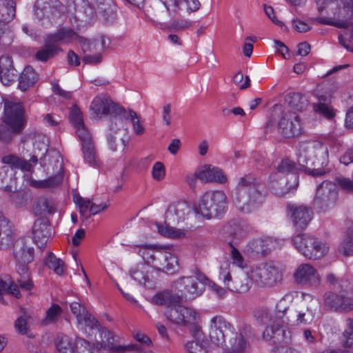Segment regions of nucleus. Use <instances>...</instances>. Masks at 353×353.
Returning <instances> with one entry per match:
<instances>
[{"instance_id":"f257e3e1","label":"nucleus","mask_w":353,"mask_h":353,"mask_svg":"<svg viewBox=\"0 0 353 353\" xmlns=\"http://www.w3.org/2000/svg\"><path fill=\"white\" fill-rule=\"evenodd\" d=\"M250 327L244 325L234 332L232 325L222 316H216L210 321V338L216 345H224L228 353H242L248 346L247 338Z\"/></svg>"},{"instance_id":"f03ea898","label":"nucleus","mask_w":353,"mask_h":353,"mask_svg":"<svg viewBox=\"0 0 353 353\" xmlns=\"http://www.w3.org/2000/svg\"><path fill=\"white\" fill-rule=\"evenodd\" d=\"M203 276H181L174 281V287L180 294H174L165 290L157 293L153 296L155 304H167L168 305L192 301L199 296L204 290V285L201 282Z\"/></svg>"},{"instance_id":"7ed1b4c3","label":"nucleus","mask_w":353,"mask_h":353,"mask_svg":"<svg viewBox=\"0 0 353 353\" xmlns=\"http://www.w3.org/2000/svg\"><path fill=\"white\" fill-rule=\"evenodd\" d=\"M265 194L261 190L260 180L251 174L241 177L232 192L234 205L243 213L254 210L263 202Z\"/></svg>"},{"instance_id":"20e7f679","label":"nucleus","mask_w":353,"mask_h":353,"mask_svg":"<svg viewBox=\"0 0 353 353\" xmlns=\"http://www.w3.org/2000/svg\"><path fill=\"white\" fill-rule=\"evenodd\" d=\"M102 350L113 353H125L137 350L138 346L115 345L113 333L90 315V353H99Z\"/></svg>"},{"instance_id":"39448f33","label":"nucleus","mask_w":353,"mask_h":353,"mask_svg":"<svg viewBox=\"0 0 353 353\" xmlns=\"http://www.w3.org/2000/svg\"><path fill=\"white\" fill-rule=\"evenodd\" d=\"M327 150L323 145L319 147L301 146L299 150L297 162L308 175L318 177L325 175L329 171L325 168L328 161Z\"/></svg>"},{"instance_id":"423d86ee","label":"nucleus","mask_w":353,"mask_h":353,"mask_svg":"<svg viewBox=\"0 0 353 353\" xmlns=\"http://www.w3.org/2000/svg\"><path fill=\"white\" fill-rule=\"evenodd\" d=\"M5 125H0V141L8 143L12 133H19L24 128L23 110L21 103L8 102L4 107Z\"/></svg>"},{"instance_id":"0eeeda50","label":"nucleus","mask_w":353,"mask_h":353,"mask_svg":"<svg viewBox=\"0 0 353 353\" xmlns=\"http://www.w3.org/2000/svg\"><path fill=\"white\" fill-rule=\"evenodd\" d=\"M330 17H316L314 21L321 24L330 25L339 28L349 27L353 18V0H338L329 8Z\"/></svg>"},{"instance_id":"6e6552de","label":"nucleus","mask_w":353,"mask_h":353,"mask_svg":"<svg viewBox=\"0 0 353 353\" xmlns=\"http://www.w3.org/2000/svg\"><path fill=\"white\" fill-rule=\"evenodd\" d=\"M63 9L59 0H37L33 8L34 21L43 28H49L60 19Z\"/></svg>"},{"instance_id":"1a4fd4ad","label":"nucleus","mask_w":353,"mask_h":353,"mask_svg":"<svg viewBox=\"0 0 353 353\" xmlns=\"http://www.w3.org/2000/svg\"><path fill=\"white\" fill-rule=\"evenodd\" d=\"M228 198L220 190L207 192L200 200L198 212L208 219L219 218L227 210Z\"/></svg>"},{"instance_id":"9d476101","label":"nucleus","mask_w":353,"mask_h":353,"mask_svg":"<svg viewBox=\"0 0 353 353\" xmlns=\"http://www.w3.org/2000/svg\"><path fill=\"white\" fill-rule=\"evenodd\" d=\"M92 118L99 120L104 116H108L110 120L114 118H121L123 113H126V110L114 102L107 94L101 93L96 96L90 105Z\"/></svg>"},{"instance_id":"9b49d317","label":"nucleus","mask_w":353,"mask_h":353,"mask_svg":"<svg viewBox=\"0 0 353 353\" xmlns=\"http://www.w3.org/2000/svg\"><path fill=\"white\" fill-rule=\"evenodd\" d=\"M254 316L259 323L266 325L262 334L265 340L277 343L283 339L285 330L283 325L276 319L272 321V314L268 309L259 308L256 310Z\"/></svg>"},{"instance_id":"f8f14e48","label":"nucleus","mask_w":353,"mask_h":353,"mask_svg":"<svg viewBox=\"0 0 353 353\" xmlns=\"http://www.w3.org/2000/svg\"><path fill=\"white\" fill-rule=\"evenodd\" d=\"M254 283L263 287H273L283 279L282 270L273 263L261 264L251 270Z\"/></svg>"},{"instance_id":"ddd939ff","label":"nucleus","mask_w":353,"mask_h":353,"mask_svg":"<svg viewBox=\"0 0 353 353\" xmlns=\"http://www.w3.org/2000/svg\"><path fill=\"white\" fill-rule=\"evenodd\" d=\"M339 193L336 184L325 180L316 187L313 199L314 207L321 211H326L336 204Z\"/></svg>"},{"instance_id":"4468645a","label":"nucleus","mask_w":353,"mask_h":353,"mask_svg":"<svg viewBox=\"0 0 353 353\" xmlns=\"http://www.w3.org/2000/svg\"><path fill=\"white\" fill-rule=\"evenodd\" d=\"M319 305L317 299L312 298L309 301H305L300 307L290 313V319L287 318L286 324L306 325L312 323L319 310Z\"/></svg>"},{"instance_id":"2eb2a0df","label":"nucleus","mask_w":353,"mask_h":353,"mask_svg":"<svg viewBox=\"0 0 353 353\" xmlns=\"http://www.w3.org/2000/svg\"><path fill=\"white\" fill-rule=\"evenodd\" d=\"M185 8L183 0H159L155 1L150 6L148 12L150 15L157 21H164L166 15L178 14Z\"/></svg>"},{"instance_id":"dca6fc26","label":"nucleus","mask_w":353,"mask_h":353,"mask_svg":"<svg viewBox=\"0 0 353 353\" xmlns=\"http://www.w3.org/2000/svg\"><path fill=\"white\" fill-rule=\"evenodd\" d=\"M128 133L127 126L123 125L122 118H114V120H110L108 132L106 137L110 148L112 151H116L118 147L124 148L127 144L123 137Z\"/></svg>"},{"instance_id":"f3484780","label":"nucleus","mask_w":353,"mask_h":353,"mask_svg":"<svg viewBox=\"0 0 353 353\" xmlns=\"http://www.w3.org/2000/svg\"><path fill=\"white\" fill-rule=\"evenodd\" d=\"M323 298V307L327 311L347 312L353 310V299L349 296L327 292Z\"/></svg>"},{"instance_id":"a211bd4d","label":"nucleus","mask_w":353,"mask_h":353,"mask_svg":"<svg viewBox=\"0 0 353 353\" xmlns=\"http://www.w3.org/2000/svg\"><path fill=\"white\" fill-rule=\"evenodd\" d=\"M69 120L70 123L76 130V135L81 143L82 152L84 157L86 158L88 154V132L83 122V116L79 108L74 105L70 110Z\"/></svg>"},{"instance_id":"6ab92c4d","label":"nucleus","mask_w":353,"mask_h":353,"mask_svg":"<svg viewBox=\"0 0 353 353\" xmlns=\"http://www.w3.org/2000/svg\"><path fill=\"white\" fill-rule=\"evenodd\" d=\"M294 278L297 283L304 286L317 288L321 283L318 271L309 263L301 264L294 273Z\"/></svg>"},{"instance_id":"aec40b11","label":"nucleus","mask_w":353,"mask_h":353,"mask_svg":"<svg viewBox=\"0 0 353 353\" xmlns=\"http://www.w3.org/2000/svg\"><path fill=\"white\" fill-rule=\"evenodd\" d=\"M278 130L285 137L298 136L301 133L300 118L295 112H285L278 123Z\"/></svg>"},{"instance_id":"412c9836","label":"nucleus","mask_w":353,"mask_h":353,"mask_svg":"<svg viewBox=\"0 0 353 353\" xmlns=\"http://www.w3.org/2000/svg\"><path fill=\"white\" fill-rule=\"evenodd\" d=\"M54 43H69L72 41L79 42L82 45L83 50H85L88 44L87 40L79 36L72 29L69 28H60L57 32L48 35Z\"/></svg>"},{"instance_id":"4be33fe9","label":"nucleus","mask_w":353,"mask_h":353,"mask_svg":"<svg viewBox=\"0 0 353 353\" xmlns=\"http://www.w3.org/2000/svg\"><path fill=\"white\" fill-rule=\"evenodd\" d=\"M110 43V39L103 34H98L90 39V64L101 62L102 54Z\"/></svg>"},{"instance_id":"5701e85b","label":"nucleus","mask_w":353,"mask_h":353,"mask_svg":"<svg viewBox=\"0 0 353 353\" xmlns=\"http://www.w3.org/2000/svg\"><path fill=\"white\" fill-rule=\"evenodd\" d=\"M157 260L155 268L158 271L165 272L167 274H172L179 269L178 260L176 256L169 253H157Z\"/></svg>"},{"instance_id":"b1692460","label":"nucleus","mask_w":353,"mask_h":353,"mask_svg":"<svg viewBox=\"0 0 353 353\" xmlns=\"http://www.w3.org/2000/svg\"><path fill=\"white\" fill-rule=\"evenodd\" d=\"M48 222L41 219L35 221L32 227L33 239L41 248L44 247L50 235Z\"/></svg>"},{"instance_id":"393cba45","label":"nucleus","mask_w":353,"mask_h":353,"mask_svg":"<svg viewBox=\"0 0 353 353\" xmlns=\"http://www.w3.org/2000/svg\"><path fill=\"white\" fill-rule=\"evenodd\" d=\"M312 211L308 207L300 205L292 210V221L297 229H305L312 220Z\"/></svg>"},{"instance_id":"a878e982","label":"nucleus","mask_w":353,"mask_h":353,"mask_svg":"<svg viewBox=\"0 0 353 353\" xmlns=\"http://www.w3.org/2000/svg\"><path fill=\"white\" fill-rule=\"evenodd\" d=\"M13 253L17 263H30L33 259L34 250L26 245L23 239L14 243Z\"/></svg>"},{"instance_id":"bb28decb","label":"nucleus","mask_w":353,"mask_h":353,"mask_svg":"<svg viewBox=\"0 0 353 353\" xmlns=\"http://www.w3.org/2000/svg\"><path fill=\"white\" fill-rule=\"evenodd\" d=\"M189 211V207L185 203L179 202L168 208L165 217L172 223H179L185 220V215Z\"/></svg>"},{"instance_id":"cd10ccee","label":"nucleus","mask_w":353,"mask_h":353,"mask_svg":"<svg viewBox=\"0 0 353 353\" xmlns=\"http://www.w3.org/2000/svg\"><path fill=\"white\" fill-rule=\"evenodd\" d=\"M199 180L203 182H219L223 183L227 181L226 176L223 174L222 170L218 168H211L206 166L203 170L197 173Z\"/></svg>"},{"instance_id":"c85d7f7f","label":"nucleus","mask_w":353,"mask_h":353,"mask_svg":"<svg viewBox=\"0 0 353 353\" xmlns=\"http://www.w3.org/2000/svg\"><path fill=\"white\" fill-rule=\"evenodd\" d=\"M252 283L251 272L243 273L236 277L231 283H228V288L237 293H245L249 290Z\"/></svg>"},{"instance_id":"c756f323","label":"nucleus","mask_w":353,"mask_h":353,"mask_svg":"<svg viewBox=\"0 0 353 353\" xmlns=\"http://www.w3.org/2000/svg\"><path fill=\"white\" fill-rule=\"evenodd\" d=\"M14 233L9 221L3 216H0V248H8L13 241Z\"/></svg>"},{"instance_id":"7c9ffc66","label":"nucleus","mask_w":353,"mask_h":353,"mask_svg":"<svg viewBox=\"0 0 353 353\" xmlns=\"http://www.w3.org/2000/svg\"><path fill=\"white\" fill-rule=\"evenodd\" d=\"M285 101L291 108L299 112L305 110L309 105L308 97L301 92L288 93Z\"/></svg>"},{"instance_id":"2f4dec72","label":"nucleus","mask_w":353,"mask_h":353,"mask_svg":"<svg viewBox=\"0 0 353 353\" xmlns=\"http://www.w3.org/2000/svg\"><path fill=\"white\" fill-rule=\"evenodd\" d=\"M14 175L12 168L3 166L0 169V185L6 192H11L15 188L17 179Z\"/></svg>"},{"instance_id":"473e14b6","label":"nucleus","mask_w":353,"mask_h":353,"mask_svg":"<svg viewBox=\"0 0 353 353\" xmlns=\"http://www.w3.org/2000/svg\"><path fill=\"white\" fill-rule=\"evenodd\" d=\"M306 249L310 250L312 256L304 255L305 257L310 259H319L323 257L327 252L328 247L327 245L317 239L311 236L309 241H307Z\"/></svg>"},{"instance_id":"72a5a7b5","label":"nucleus","mask_w":353,"mask_h":353,"mask_svg":"<svg viewBox=\"0 0 353 353\" xmlns=\"http://www.w3.org/2000/svg\"><path fill=\"white\" fill-rule=\"evenodd\" d=\"M70 309L76 316L78 328L82 332H86L88 326V318L85 307L78 302H73L70 304Z\"/></svg>"},{"instance_id":"f704fd0d","label":"nucleus","mask_w":353,"mask_h":353,"mask_svg":"<svg viewBox=\"0 0 353 353\" xmlns=\"http://www.w3.org/2000/svg\"><path fill=\"white\" fill-rule=\"evenodd\" d=\"M37 80L38 74L36 71L31 66H27L19 76L18 87L21 91H26Z\"/></svg>"},{"instance_id":"c9c22d12","label":"nucleus","mask_w":353,"mask_h":353,"mask_svg":"<svg viewBox=\"0 0 353 353\" xmlns=\"http://www.w3.org/2000/svg\"><path fill=\"white\" fill-rule=\"evenodd\" d=\"M60 51H61V49L59 47L58 44L54 43L47 37L44 47L36 53L35 57L37 60L45 62L54 57Z\"/></svg>"},{"instance_id":"e433bc0d","label":"nucleus","mask_w":353,"mask_h":353,"mask_svg":"<svg viewBox=\"0 0 353 353\" xmlns=\"http://www.w3.org/2000/svg\"><path fill=\"white\" fill-rule=\"evenodd\" d=\"M103 167V161L90 138V174L93 178H98Z\"/></svg>"},{"instance_id":"4c0bfd02","label":"nucleus","mask_w":353,"mask_h":353,"mask_svg":"<svg viewBox=\"0 0 353 353\" xmlns=\"http://www.w3.org/2000/svg\"><path fill=\"white\" fill-rule=\"evenodd\" d=\"M149 271V267L145 264H139L130 270V275L133 279L140 284L145 285L152 281V276Z\"/></svg>"},{"instance_id":"58836bf2","label":"nucleus","mask_w":353,"mask_h":353,"mask_svg":"<svg viewBox=\"0 0 353 353\" xmlns=\"http://www.w3.org/2000/svg\"><path fill=\"white\" fill-rule=\"evenodd\" d=\"M15 3L13 0L0 1V21L8 23L15 15Z\"/></svg>"},{"instance_id":"ea45409f","label":"nucleus","mask_w":353,"mask_h":353,"mask_svg":"<svg viewBox=\"0 0 353 353\" xmlns=\"http://www.w3.org/2000/svg\"><path fill=\"white\" fill-rule=\"evenodd\" d=\"M338 249L344 256L353 255V224L347 228L344 239Z\"/></svg>"},{"instance_id":"a19ab883","label":"nucleus","mask_w":353,"mask_h":353,"mask_svg":"<svg viewBox=\"0 0 353 353\" xmlns=\"http://www.w3.org/2000/svg\"><path fill=\"white\" fill-rule=\"evenodd\" d=\"M126 113H123L121 117L123 119V125H125V121L130 119L133 125L134 132L137 135H141L145 132L144 127L141 124L139 117L131 109L126 110Z\"/></svg>"},{"instance_id":"79ce46f5","label":"nucleus","mask_w":353,"mask_h":353,"mask_svg":"<svg viewBox=\"0 0 353 353\" xmlns=\"http://www.w3.org/2000/svg\"><path fill=\"white\" fill-rule=\"evenodd\" d=\"M56 347L59 353H74V345L69 336L59 334L55 340Z\"/></svg>"},{"instance_id":"37998d69","label":"nucleus","mask_w":353,"mask_h":353,"mask_svg":"<svg viewBox=\"0 0 353 353\" xmlns=\"http://www.w3.org/2000/svg\"><path fill=\"white\" fill-rule=\"evenodd\" d=\"M33 210L35 214L41 215L45 213H53L54 208L48 199L39 197L34 201Z\"/></svg>"},{"instance_id":"c03bdc74","label":"nucleus","mask_w":353,"mask_h":353,"mask_svg":"<svg viewBox=\"0 0 353 353\" xmlns=\"http://www.w3.org/2000/svg\"><path fill=\"white\" fill-rule=\"evenodd\" d=\"M62 313V308L59 305L53 303L46 310L45 318L42 321V324L47 325L57 323Z\"/></svg>"},{"instance_id":"a18cd8bd","label":"nucleus","mask_w":353,"mask_h":353,"mask_svg":"<svg viewBox=\"0 0 353 353\" xmlns=\"http://www.w3.org/2000/svg\"><path fill=\"white\" fill-rule=\"evenodd\" d=\"M311 236L305 234H299L292 239V242L295 248L303 255L312 256L310 250L306 249L307 241Z\"/></svg>"},{"instance_id":"49530a36","label":"nucleus","mask_w":353,"mask_h":353,"mask_svg":"<svg viewBox=\"0 0 353 353\" xmlns=\"http://www.w3.org/2000/svg\"><path fill=\"white\" fill-rule=\"evenodd\" d=\"M319 99V102L317 103H313V109L314 111L316 113H319L327 119H331L334 117V113L332 109L328 106L327 104L324 103L326 99V97L323 95H321L318 97Z\"/></svg>"},{"instance_id":"de8ad7c7","label":"nucleus","mask_w":353,"mask_h":353,"mask_svg":"<svg viewBox=\"0 0 353 353\" xmlns=\"http://www.w3.org/2000/svg\"><path fill=\"white\" fill-rule=\"evenodd\" d=\"M108 206L109 203L106 199H99L92 196V199H90V216L105 211Z\"/></svg>"},{"instance_id":"09e8293b","label":"nucleus","mask_w":353,"mask_h":353,"mask_svg":"<svg viewBox=\"0 0 353 353\" xmlns=\"http://www.w3.org/2000/svg\"><path fill=\"white\" fill-rule=\"evenodd\" d=\"M158 230L161 235L170 239H177L185 236L183 230L169 225H158Z\"/></svg>"},{"instance_id":"8fccbe9b","label":"nucleus","mask_w":353,"mask_h":353,"mask_svg":"<svg viewBox=\"0 0 353 353\" xmlns=\"http://www.w3.org/2000/svg\"><path fill=\"white\" fill-rule=\"evenodd\" d=\"M61 181L62 176L60 175H57L51 176L46 180H32L30 182V184L31 186L37 188H47L59 185L61 183Z\"/></svg>"},{"instance_id":"3c124183","label":"nucleus","mask_w":353,"mask_h":353,"mask_svg":"<svg viewBox=\"0 0 353 353\" xmlns=\"http://www.w3.org/2000/svg\"><path fill=\"white\" fill-rule=\"evenodd\" d=\"M179 312L181 319H183L179 323L180 325L186 326L188 323H193L196 320V313L190 308L179 305Z\"/></svg>"},{"instance_id":"603ef678","label":"nucleus","mask_w":353,"mask_h":353,"mask_svg":"<svg viewBox=\"0 0 353 353\" xmlns=\"http://www.w3.org/2000/svg\"><path fill=\"white\" fill-rule=\"evenodd\" d=\"M47 266L53 270L57 275H62L64 272L63 262L52 253H50L46 259Z\"/></svg>"},{"instance_id":"864d4df0","label":"nucleus","mask_w":353,"mask_h":353,"mask_svg":"<svg viewBox=\"0 0 353 353\" xmlns=\"http://www.w3.org/2000/svg\"><path fill=\"white\" fill-rule=\"evenodd\" d=\"M110 0H90V22L94 21L97 19V12L103 8L110 6Z\"/></svg>"},{"instance_id":"5fc2aeb1","label":"nucleus","mask_w":353,"mask_h":353,"mask_svg":"<svg viewBox=\"0 0 353 353\" xmlns=\"http://www.w3.org/2000/svg\"><path fill=\"white\" fill-rule=\"evenodd\" d=\"M159 305H165L168 308L165 312L167 319L173 323L178 324L182 322V319L179 316V303L168 305L167 304H159Z\"/></svg>"},{"instance_id":"6e6d98bb","label":"nucleus","mask_w":353,"mask_h":353,"mask_svg":"<svg viewBox=\"0 0 353 353\" xmlns=\"http://www.w3.org/2000/svg\"><path fill=\"white\" fill-rule=\"evenodd\" d=\"M336 187L338 186L342 191L353 194V179L343 175L336 176Z\"/></svg>"},{"instance_id":"4d7b16f0","label":"nucleus","mask_w":353,"mask_h":353,"mask_svg":"<svg viewBox=\"0 0 353 353\" xmlns=\"http://www.w3.org/2000/svg\"><path fill=\"white\" fill-rule=\"evenodd\" d=\"M276 170L278 172L283 174H296L297 172L295 163L289 159H283L277 165Z\"/></svg>"},{"instance_id":"13d9d810","label":"nucleus","mask_w":353,"mask_h":353,"mask_svg":"<svg viewBox=\"0 0 353 353\" xmlns=\"http://www.w3.org/2000/svg\"><path fill=\"white\" fill-rule=\"evenodd\" d=\"M346 322L347 328L343 334V345L346 347H350L353 346V319L349 318Z\"/></svg>"},{"instance_id":"bf43d9fd","label":"nucleus","mask_w":353,"mask_h":353,"mask_svg":"<svg viewBox=\"0 0 353 353\" xmlns=\"http://www.w3.org/2000/svg\"><path fill=\"white\" fill-rule=\"evenodd\" d=\"M100 16L102 21L105 24H111L117 18L116 13L114 12L110 6L103 8V10H100L99 12H97V18Z\"/></svg>"},{"instance_id":"052dcab7","label":"nucleus","mask_w":353,"mask_h":353,"mask_svg":"<svg viewBox=\"0 0 353 353\" xmlns=\"http://www.w3.org/2000/svg\"><path fill=\"white\" fill-rule=\"evenodd\" d=\"M288 309V306L285 299H281L276 305V316L275 319L278 322H280L283 325L286 323L287 319H283L285 312Z\"/></svg>"},{"instance_id":"680f3d73","label":"nucleus","mask_w":353,"mask_h":353,"mask_svg":"<svg viewBox=\"0 0 353 353\" xmlns=\"http://www.w3.org/2000/svg\"><path fill=\"white\" fill-rule=\"evenodd\" d=\"M73 200L74 203L76 204L77 207L79 209V213L81 214V216L87 219L88 216V202L84 201L82 197H81L78 194H74L73 196Z\"/></svg>"},{"instance_id":"e2e57ef3","label":"nucleus","mask_w":353,"mask_h":353,"mask_svg":"<svg viewBox=\"0 0 353 353\" xmlns=\"http://www.w3.org/2000/svg\"><path fill=\"white\" fill-rule=\"evenodd\" d=\"M270 189L272 192L276 196L282 197L290 192V188H288L284 183L273 181L271 183Z\"/></svg>"},{"instance_id":"0e129e2a","label":"nucleus","mask_w":353,"mask_h":353,"mask_svg":"<svg viewBox=\"0 0 353 353\" xmlns=\"http://www.w3.org/2000/svg\"><path fill=\"white\" fill-rule=\"evenodd\" d=\"M17 77V70H11L7 71H0V80L2 83L6 86L10 85L14 81Z\"/></svg>"},{"instance_id":"69168bd1","label":"nucleus","mask_w":353,"mask_h":353,"mask_svg":"<svg viewBox=\"0 0 353 353\" xmlns=\"http://www.w3.org/2000/svg\"><path fill=\"white\" fill-rule=\"evenodd\" d=\"M192 23L191 21L177 19L173 20L168 26V28L174 31H183L192 26Z\"/></svg>"},{"instance_id":"338daca9","label":"nucleus","mask_w":353,"mask_h":353,"mask_svg":"<svg viewBox=\"0 0 353 353\" xmlns=\"http://www.w3.org/2000/svg\"><path fill=\"white\" fill-rule=\"evenodd\" d=\"M152 174L155 180H162L165 175L164 165L160 161L156 162L152 167Z\"/></svg>"},{"instance_id":"774afa93","label":"nucleus","mask_w":353,"mask_h":353,"mask_svg":"<svg viewBox=\"0 0 353 353\" xmlns=\"http://www.w3.org/2000/svg\"><path fill=\"white\" fill-rule=\"evenodd\" d=\"M188 353H207V350L203 343L199 341H190L186 345Z\"/></svg>"}]
</instances>
